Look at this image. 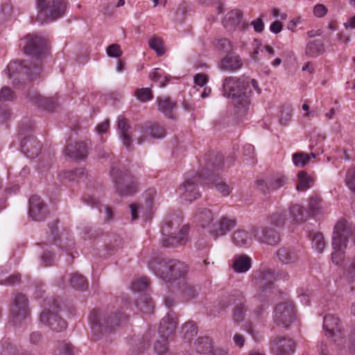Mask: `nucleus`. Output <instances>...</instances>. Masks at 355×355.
Here are the masks:
<instances>
[{
	"mask_svg": "<svg viewBox=\"0 0 355 355\" xmlns=\"http://www.w3.org/2000/svg\"><path fill=\"white\" fill-rule=\"evenodd\" d=\"M29 315L28 300L26 297L22 294L15 295L14 306L12 310V322L14 324L19 323L25 320Z\"/></svg>",
	"mask_w": 355,
	"mask_h": 355,
	"instance_id": "nucleus-18",
	"label": "nucleus"
},
{
	"mask_svg": "<svg viewBox=\"0 0 355 355\" xmlns=\"http://www.w3.org/2000/svg\"><path fill=\"white\" fill-rule=\"evenodd\" d=\"M246 312L245 306L243 303L236 305L233 311V318L236 322H241L243 320Z\"/></svg>",
	"mask_w": 355,
	"mask_h": 355,
	"instance_id": "nucleus-53",
	"label": "nucleus"
},
{
	"mask_svg": "<svg viewBox=\"0 0 355 355\" xmlns=\"http://www.w3.org/2000/svg\"><path fill=\"white\" fill-rule=\"evenodd\" d=\"M277 257L280 262L288 264L293 261L295 256L289 248H281L277 252Z\"/></svg>",
	"mask_w": 355,
	"mask_h": 355,
	"instance_id": "nucleus-45",
	"label": "nucleus"
},
{
	"mask_svg": "<svg viewBox=\"0 0 355 355\" xmlns=\"http://www.w3.org/2000/svg\"><path fill=\"white\" fill-rule=\"evenodd\" d=\"M37 19L40 23L51 21L62 17L66 11L63 0H37Z\"/></svg>",
	"mask_w": 355,
	"mask_h": 355,
	"instance_id": "nucleus-8",
	"label": "nucleus"
},
{
	"mask_svg": "<svg viewBox=\"0 0 355 355\" xmlns=\"http://www.w3.org/2000/svg\"><path fill=\"white\" fill-rule=\"evenodd\" d=\"M58 305L53 302L52 310H44L40 315V320L42 323L49 326L52 330L60 331L67 327V324L58 315Z\"/></svg>",
	"mask_w": 355,
	"mask_h": 355,
	"instance_id": "nucleus-16",
	"label": "nucleus"
},
{
	"mask_svg": "<svg viewBox=\"0 0 355 355\" xmlns=\"http://www.w3.org/2000/svg\"><path fill=\"white\" fill-rule=\"evenodd\" d=\"M150 268L155 275L166 282L180 279L187 272V266L178 260L155 262Z\"/></svg>",
	"mask_w": 355,
	"mask_h": 355,
	"instance_id": "nucleus-7",
	"label": "nucleus"
},
{
	"mask_svg": "<svg viewBox=\"0 0 355 355\" xmlns=\"http://www.w3.org/2000/svg\"><path fill=\"white\" fill-rule=\"evenodd\" d=\"M327 8L322 3H318L313 7V15L318 18L323 17L327 13Z\"/></svg>",
	"mask_w": 355,
	"mask_h": 355,
	"instance_id": "nucleus-62",
	"label": "nucleus"
},
{
	"mask_svg": "<svg viewBox=\"0 0 355 355\" xmlns=\"http://www.w3.org/2000/svg\"><path fill=\"white\" fill-rule=\"evenodd\" d=\"M20 148L21 152L26 157L34 158L39 155L41 150V144L33 135H28L21 138Z\"/></svg>",
	"mask_w": 355,
	"mask_h": 355,
	"instance_id": "nucleus-21",
	"label": "nucleus"
},
{
	"mask_svg": "<svg viewBox=\"0 0 355 355\" xmlns=\"http://www.w3.org/2000/svg\"><path fill=\"white\" fill-rule=\"evenodd\" d=\"M315 154L311 153L307 154L304 152H297L292 155V159L294 165L297 167H302L309 164L311 158H315Z\"/></svg>",
	"mask_w": 355,
	"mask_h": 355,
	"instance_id": "nucleus-35",
	"label": "nucleus"
},
{
	"mask_svg": "<svg viewBox=\"0 0 355 355\" xmlns=\"http://www.w3.org/2000/svg\"><path fill=\"white\" fill-rule=\"evenodd\" d=\"M295 320L296 309L292 301L281 302L274 307L272 321L277 327L288 329Z\"/></svg>",
	"mask_w": 355,
	"mask_h": 355,
	"instance_id": "nucleus-9",
	"label": "nucleus"
},
{
	"mask_svg": "<svg viewBox=\"0 0 355 355\" xmlns=\"http://www.w3.org/2000/svg\"><path fill=\"white\" fill-rule=\"evenodd\" d=\"M295 349L294 340L288 336H277L270 340V350L274 355H291Z\"/></svg>",
	"mask_w": 355,
	"mask_h": 355,
	"instance_id": "nucleus-15",
	"label": "nucleus"
},
{
	"mask_svg": "<svg viewBox=\"0 0 355 355\" xmlns=\"http://www.w3.org/2000/svg\"><path fill=\"white\" fill-rule=\"evenodd\" d=\"M22 42L24 53L31 58H40L46 51L45 39L37 34H28Z\"/></svg>",
	"mask_w": 355,
	"mask_h": 355,
	"instance_id": "nucleus-11",
	"label": "nucleus"
},
{
	"mask_svg": "<svg viewBox=\"0 0 355 355\" xmlns=\"http://www.w3.org/2000/svg\"><path fill=\"white\" fill-rule=\"evenodd\" d=\"M220 230L223 231V236L226 235L236 225V220L233 217L222 216L220 217Z\"/></svg>",
	"mask_w": 355,
	"mask_h": 355,
	"instance_id": "nucleus-48",
	"label": "nucleus"
},
{
	"mask_svg": "<svg viewBox=\"0 0 355 355\" xmlns=\"http://www.w3.org/2000/svg\"><path fill=\"white\" fill-rule=\"evenodd\" d=\"M298 180L297 189L302 191L309 189L313 182V178L308 176L305 171H300L298 173Z\"/></svg>",
	"mask_w": 355,
	"mask_h": 355,
	"instance_id": "nucleus-43",
	"label": "nucleus"
},
{
	"mask_svg": "<svg viewBox=\"0 0 355 355\" xmlns=\"http://www.w3.org/2000/svg\"><path fill=\"white\" fill-rule=\"evenodd\" d=\"M101 189L87 192L83 198L84 202L92 207H98L101 203Z\"/></svg>",
	"mask_w": 355,
	"mask_h": 355,
	"instance_id": "nucleus-40",
	"label": "nucleus"
},
{
	"mask_svg": "<svg viewBox=\"0 0 355 355\" xmlns=\"http://www.w3.org/2000/svg\"><path fill=\"white\" fill-rule=\"evenodd\" d=\"M149 78L151 80L158 82L160 87H164L170 80V76L159 68H155L150 73Z\"/></svg>",
	"mask_w": 355,
	"mask_h": 355,
	"instance_id": "nucleus-33",
	"label": "nucleus"
},
{
	"mask_svg": "<svg viewBox=\"0 0 355 355\" xmlns=\"http://www.w3.org/2000/svg\"><path fill=\"white\" fill-rule=\"evenodd\" d=\"M60 245L59 247L60 250L64 252L67 256L66 261L69 263V261L72 259V249L74 245L73 241L72 239H66V241L64 239V236L62 234L60 237Z\"/></svg>",
	"mask_w": 355,
	"mask_h": 355,
	"instance_id": "nucleus-39",
	"label": "nucleus"
},
{
	"mask_svg": "<svg viewBox=\"0 0 355 355\" xmlns=\"http://www.w3.org/2000/svg\"><path fill=\"white\" fill-rule=\"evenodd\" d=\"M287 211L282 210L272 215L269 218V223L276 227L282 226L286 220Z\"/></svg>",
	"mask_w": 355,
	"mask_h": 355,
	"instance_id": "nucleus-49",
	"label": "nucleus"
},
{
	"mask_svg": "<svg viewBox=\"0 0 355 355\" xmlns=\"http://www.w3.org/2000/svg\"><path fill=\"white\" fill-rule=\"evenodd\" d=\"M69 284L76 290L83 291L87 288L88 283L85 278L77 272L71 275Z\"/></svg>",
	"mask_w": 355,
	"mask_h": 355,
	"instance_id": "nucleus-38",
	"label": "nucleus"
},
{
	"mask_svg": "<svg viewBox=\"0 0 355 355\" xmlns=\"http://www.w3.org/2000/svg\"><path fill=\"white\" fill-rule=\"evenodd\" d=\"M157 101L159 110L166 116L172 118V110L175 107V103L166 96L157 98Z\"/></svg>",
	"mask_w": 355,
	"mask_h": 355,
	"instance_id": "nucleus-32",
	"label": "nucleus"
},
{
	"mask_svg": "<svg viewBox=\"0 0 355 355\" xmlns=\"http://www.w3.org/2000/svg\"><path fill=\"white\" fill-rule=\"evenodd\" d=\"M181 221L180 218L173 216L164 222L162 233L163 234L162 243L164 246L175 247L178 245H183L186 243L189 230V225H183L178 233L175 232Z\"/></svg>",
	"mask_w": 355,
	"mask_h": 355,
	"instance_id": "nucleus-5",
	"label": "nucleus"
},
{
	"mask_svg": "<svg viewBox=\"0 0 355 355\" xmlns=\"http://www.w3.org/2000/svg\"><path fill=\"white\" fill-rule=\"evenodd\" d=\"M177 327V318L174 313H168L162 318L159 323L158 334L162 336H168L172 334Z\"/></svg>",
	"mask_w": 355,
	"mask_h": 355,
	"instance_id": "nucleus-27",
	"label": "nucleus"
},
{
	"mask_svg": "<svg viewBox=\"0 0 355 355\" xmlns=\"http://www.w3.org/2000/svg\"><path fill=\"white\" fill-rule=\"evenodd\" d=\"M153 348L158 354L164 353L167 350V337L158 334L154 342Z\"/></svg>",
	"mask_w": 355,
	"mask_h": 355,
	"instance_id": "nucleus-51",
	"label": "nucleus"
},
{
	"mask_svg": "<svg viewBox=\"0 0 355 355\" xmlns=\"http://www.w3.org/2000/svg\"><path fill=\"white\" fill-rule=\"evenodd\" d=\"M327 205L322 201L320 197L313 196L309 198L308 211L310 215L315 216L324 211Z\"/></svg>",
	"mask_w": 355,
	"mask_h": 355,
	"instance_id": "nucleus-31",
	"label": "nucleus"
},
{
	"mask_svg": "<svg viewBox=\"0 0 355 355\" xmlns=\"http://www.w3.org/2000/svg\"><path fill=\"white\" fill-rule=\"evenodd\" d=\"M111 176L115 184L117 193L121 196L132 195L138 189V182L135 178L123 176L121 172L112 169Z\"/></svg>",
	"mask_w": 355,
	"mask_h": 355,
	"instance_id": "nucleus-13",
	"label": "nucleus"
},
{
	"mask_svg": "<svg viewBox=\"0 0 355 355\" xmlns=\"http://www.w3.org/2000/svg\"><path fill=\"white\" fill-rule=\"evenodd\" d=\"M242 66L243 61L239 55L230 53L221 60L220 69L223 71H236L239 70Z\"/></svg>",
	"mask_w": 355,
	"mask_h": 355,
	"instance_id": "nucleus-29",
	"label": "nucleus"
},
{
	"mask_svg": "<svg viewBox=\"0 0 355 355\" xmlns=\"http://www.w3.org/2000/svg\"><path fill=\"white\" fill-rule=\"evenodd\" d=\"M138 131L139 135L136 137L138 144H141L147 141L149 137L154 139H162L166 135L164 128L154 123H146L141 126Z\"/></svg>",
	"mask_w": 355,
	"mask_h": 355,
	"instance_id": "nucleus-17",
	"label": "nucleus"
},
{
	"mask_svg": "<svg viewBox=\"0 0 355 355\" xmlns=\"http://www.w3.org/2000/svg\"><path fill=\"white\" fill-rule=\"evenodd\" d=\"M29 216L35 221L43 220L46 215V209L41 198L37 196L29 200Z\"/></svg>",
	"mask_w": 355,
	"mask_h": 355,
	"instance_id": "nucleus-24",
	"label": "nucleus"
},
{
	"mask_svg": "<svg viewBox=\"0 0 355 355\" xmlns=\"http://www.w3.org/2000/svg\"><path fill=\"white\" fill-rule=\"evenodd\" d=\"M324 51L323 44L320 41H313L307 44L305 54L309 57H317Z\"/></svg>",
	"mask_w": 355,
	"mask_h": 355,
	"instance_id": "nucleus-36",
	"label": "nucleus"
},
{
	"mask_svg": "<svg viewBox=\"0 0 355 355\" xmlns=\"http://www.w3.org/2000/svg\"><path fill=\"white\" fill-rule=\"evenodd\" d=\"M352 235L349 225L346 220H340L334 227L331 253L332 262L337 266H341L345 260V250L347 247L348 238Z\"/></svg>",
	"mask_w": 355,
	"mask_h": 355,
	"instance_id": "nucleus-6",
	"label": "nucleus"
},
{
	"mask_svg": "<svg viewBox=\"0 0 355 355\" xmlns=\"http://www.w3.org/2000/svg\"><path fill=\"white\" fill-rule=\"evenodd\" d=\"M107 55L111 58H118L122 55L121 46L117 44H112L106 49Z\"/></svg>",
	"mask_w": 355,
	"mask_h": 355,
	"instance_id": "nucleus-56",
	"label": "nucleus"
},
{
	"mask_svg": "<svg viewBox=\"0 0 355 355\" xmlns=\"http://www.w3.org/2000/svg\"><path fill=\"white\" fill-rule=\"evenodd\" d=\"M288 179L282 174H277L270 178L267 182L259 180L257 182V186L264 193L280 189L286 184Z\"/></svg>",
	"mask_w": 355,
	"mask_h": 355,
	"instance_id": "nucleus-22",
	"label": "nucleus"
},
{
	"mask_svg": "<svg viewBox=\"0 0 355 355\" xmlns=\"http://www.w3.org/2000/svg\"><path fill=\"white\" fill-rule=\"evenodd\" d=\"M343 275L348 283H355V256L351 259L349 265L344 269Z\"/></svg>",
	"mask_w": 355,
	"mask_h": 355,
	"instance_id": "nucleus-47",
	"label": "nucleus"
},
{
	"mask_svg": "<svg viewBox=\"0 0 355 355\" xmlns=\"http://www.w3.org/2000/svg\"><path fill=\"white\" fill-rule=\"evenodd\" d=\"M148 45L149 47L154 50L159 56H161L164 53L163 42L160 38L157 37L150 38L148 41Z\"/></svg>",
	"mask_w": 355,
	"mask_h": 355,
	"instance_id": "nucleus-52",
	"label": "nucleus"
},
{
	"mask_svg": "<svg viewBox=\"0 0 355 355\" xmlns=\"http://www.w3.org/2000/svg\"><path fill=\"white\" fill-rule=\"evenodd\" d=\"M32 101L38 106L46 110H51L54 107L55 100L52 97H45L39 94H35L31 97Z\"/></svg>",
	"mask_w": 355,
	"mask_h": 355,
	"instance_id": "nucleus-34",
	"label": "nucleus"
},
{
	"mask_svg": "<svg viewBox=\"0 0 355 355\" xmlns=\"http://www.w3.org/2000/svg\"><path fill=\"white\" fill-rule=\"evenodd\" d=\"M182 293L184 297L187 300L193 299L197 295V292L194 286L189 284L184 286Z\"/></svg>",
	"mask_w": 355,
	"mask_h": 355,
	"instance_id": "nucleus-60",
	"label": "nucleus"
},
{
	"mask_svg": "<svg viewBox=\"0 0 355 355\" xmlns=\"http://www.w3.org/2000/svg\"><path fill=\"white\" fill-rule=\"evenodd\" d=\"M196 218L200 227L214 239L223 236V231L220 230V218H216V214L210 209H200L196 214Z\"/></svg>",
	"mask_w": 355,
	"mask_h": 355,
	"instance_id": "nucleus-10",
	"label": "nucleus"
},
{
	"mask_svg": "<svg viewBox=\"0 0 355 355\" xmlns=\"http://www.w3.org/2000/svg\"><path fill=\"white\" fill-rule=\"evenodd\" d=\"M289 214L295 223H302L305 220L303 207L299 205H294L289 209Z\"/></svg>",
	"mask_w": 355,
	"mask_h": 355,
	"instance_id": "nucleus-41",
	"label": "nucleus"
},
{
	"mask_svg": "<svg viewBox=\"0 0 355 355\" xmlns=\"http://www.w3.org/2000/svg\"><path fill=\"white\" fill-rule=\"evenodd\" d=\"M135 95L141 102L150 101L153 98L151 90L149 88L139 89L135 92Z\"/></svg>",
	"mask_w": 355,
	"mask_h": 355,
	"instance_id": "nucleus-54",
	"label": "nucleus"
},
{
	"mask_svg": "<svg viewBox=\"0 0 355 355\" xmlns=\"http://www.w3.org/2000/svg\"><path fill=\"white\" fill-rule=\"evenodd\" d=\"M244 329L254 340L258 341L261 338L259 331L254 328L251 322H246L244 324Z\"/></svg>",
	"mask_w": 355,
	"mask_h": 355,
	"instance_id": "nucleus-57",
	"label": "nucleus"
},
{
	"mask_svg": "<svg viewBox=\"0 0 355 355\" xmlns=\"http://www.w3.org/2000/svg\"><path fill=\"white\" fill-rule=\"evenodd\" d=\"M276 279L275 272L270 269H265L257 276H254V280L259 288V293L255 297L257 303L253 311L254 318L259 321H264L267 317V309L268 308V295L273 288V282Z\"/></svg>",
	"mask_w": 355,
	"mask_h": 355,
	"instance_id": "nucleus-3",
	"label": "nucleus"
},
{
	"mask_svg": "<svg viewBox=\"0 0 355 355\" xmlns=\"http://www.w3.org/2000/svg\"><path fill=\"white\" fill-rule=\"evenodd\" d=\"M252 266V259L250 257L243 254L236 255L232 259V267L237 273H244Z\"/></svg>",
	"mask_w": 355,
	"mask_h": 355,
	"instance_id": "nucleus-30",
	"label": "nucleus"
},
{
	"mask_svg": "<svg viewBox=\"0 0 355 355\" xmlns=\"http://www.w3.org/2000/svg\"><path fill=\"white\" fill-rule=\"evenodd\" d=\"M203 177H206V174H202L200 176L195 175L185 179L178 189L180 197L189 202L197 199L200 196V193L197 191V182L200 179L203 180ZM202 181L204 182V180Z\"/></svg>",
	"mask_w": 355,
	"mask_h": 355,
	"instance_id": "nucleus-14",
	"label": "nucleus"
},
{
	"mask_svg": "<svg viewBox=\"0 0 355 355\" xmlns=\"http://www.w3.org/2000/svg\"><path fill=\"white\" fill-rule=\"evenodd\" d=\"M291 119V110L287 107L284 108L282 111L281 115L279 116V122L282 125H286Z\"/></svg>",
	"mask_w": 355,
	"mask_h": 355,
	"instance_id": "nucleus-63",
	"label": "nucleus"
},
{
	"mask_svg": "<svg viewBox=\"0 0 355 355\" xmlns=\"http://www.w3.org/2000/svg\"><path fill=\"white\" fill-rule=\"evenodd\" d=\"M184 339L189 340L197 334V327L193 322H186L182 328Z\"/></svg>",
	"mask_w": 355,
	"mask_h": 355,
	"instance_id": "nucleus-50",
	"label": "nucleus"
},
{
	"mask_svg": "<svg viewBox=\"0 0 355 355\" xmlns=\"http://www.w3.org/2000/svg\"><path fill=\"white\" fill-rule=\"evenodd\" d=\"M117 132L120 140L127 150H130L132 147V128L128 121L123 116L117 119Z\"/></svg>",
	"mask_w": 355,
	"mask_h": 355,
	"instance_id": "nucleus-20",
	"label": "nucleus"
},
{
	"mask_svg": "<svg viewBox=\"0 0 355 355\" xmlns=\"http://www.w3.org/2000/svg\"><path fill=\"white\" fill-rule=\"evenodd\" d=\"M345 182L349 189L355 193V168L348 171Z\"/></svg>",
	"mask_w": 355,
	"mask_h": 355,
	"instance_id": "nucleus-58",
	"label": "nucleus"
},
{
	"mask_svg": "<svg viewBox=\"0 0 355 355\" xmlns=\"http://www.w3.org/2000/svg\"><path fill=\"white\" fill-rule=\"evenodd\" d=\"M152 338V332L146 333L141 338V340H139V343L137 344L136 347H138L139 349H144L148 348L150 346V342Z\"/></svg>",
	"mask_w": 355,
	"mask_h": 355,
	"instance_id": "nucleus-61",
	"label": "nucleus"
},
{
	"mask_svg": "<svg viewBox=\"0 0 355 355\" xmlns=\"http://www.w3.org/2000/svg\"><path fill=\"white\" fill-rule=\"evenodd\" d=\"M122 314L112 316L105 311L94 310L89 316V324L94 339L98 340L110 334L119 325Z\"/></svg>",
	"mask_w": 355,
	"mask_h": 355,
	"instance_id": "nucleus-4",
	"label": "nucleus"
},
{
	"mask_svg": "<svg viewBox=\"0 0 355 355\" xmlns=\"http://www.w3.org/2000/svg\"><path fill=\"white\" fill-rule=\"evenodd\" d=\"M15 94L8 87H3L0 91V101H9L13 100Z\"/></svg>",
	"mask_w": 355,
	"mask_h": 355,
	"instance_id": "nucleus-59",
	"label": "nucleus"
},
{
	"mask_svg": "<svg viewBox=\"0 0 355 355\" xmlns=\"http://www.w3.org/2000/svg\"><path fill=\"white\" fill-rule=\"evenodd\" d=\"M195 349L197 352L200 354H207L211 352L213 348L212 342L208 337L199 338L194 343Z\"/></svg>",
	"mask_w": 355,
	"mask_h": 355,
	"instance_id": "nucleus-37",
	"label": "nucleus"
},
{
	"mask_svg": "<svg viewBox=\"0 0 355 355\" xmlns=\"http://www.w3.org/2000/svg\"><path fill=\"white\" fill-rule=\"evenodd\" d=\"M135 304L140 311L146 314L150 313L154 307L151 300L146 295H144L139 300H137Z\"/></svg>",
	"mask_w": 355,
	"mask_h": 355,
	"instance_id": "nucleus-42",
	"label": "nucleus"
},
{
	"mask_svg": "<svg viewBox=\"0 0 355 355\" xmlns=\"http://www.w3.org/2000/svg\"><path fill=\"white\" fill-rule=\"evenodd\" d=\"M256 228L258 230L256 236L260 241L268 245H275L279 243V236L272 228L267 226L256 227Z\"/></svg>",
	"mask_w": 355,
	"mask_h": 355,
	"instance_id": "nucleus-25",
	"label": "nucleus"
},
{
	"mask_svg": "<svg viewBox=\"0 0 355 355\" xmlns=\"http://www.w3.org/2000/svg\"><path fill=\"white\" fill-rule=\"evenodd\" d=\"M150 284L149 279L146 277L136 279L132 282L130 288L133 292H142L146 290Z\"/></svg>",
	"mask_w": 355,
	"mask_h": 355,
	"instance_id": "nucleus-46",
	"label": "nucleus"
},
{
	"mask_svg": "<svg viewBox=\"0 0 355 355\" xmlns=\"http://www.w3.org/2000/svg\"><path fill=\"white\" fill-rule=\"evenodd\" d=\"M55 259V255L53 254L51 249H46L44 250L41 257L42 263L44 266H48L53 264Z\"/></svg>",
	"mask_w": 355,
	"mask_h": 355,
	"instance_id": "nucleus-55",
	"label": "nucleus"
},
{
	"mask_svg": "<svg viewBox=\"0 0 355 355\" xmlns=\"http://www.w3.org/2000/svg\"><path fill=\"white\" fill-rule=\"evenodd\" d=\"M312 248L318 253H322L326 247L323 235L320 232L314 233L311 238Z\"/></svg>",
	"mask_w": 355,
	"mask_h": 355,
	"instance_id": "nucleus-44",
	"label": "nucleus"
},
{
	"mask_svg": "<svg viewBox=\"0 0 355 355\" xmlns=\"http://www.w3.org/2000/svg\"><path fill=\"white\" fill-rule=\"evenodd\" d=\"M41 69L37 67H28L23 62L12 61L9 63L6 69V73L9 78L13 79V84L19 78L23 79L24 76L33 79L34 76L39 75Z\"/></svg>",
	"mask_w": 355,
	"mask_h": 355,
	"instance_id": "nucleus-12",
	"label": "nucleus"
},
{
	"mask_svg": "<svg viewBox=\"0 0 355 355\" xmlns=\"http://www.w3.org/2000/svg\"><path fill=\"white\" fill-rule=\"evenodd\" d=\"M65 154L75 159H83L87 156L88 151L86 144L79 141L68 144L65 149Z\"/></svg>",
	"mask_w": 355,
	"mask_h": 355,
	"instance_id": "nucleus-28",
	"label": "nucleus"
},
{
	"mask_svg": "<svg viewBox=\"0 0 355 355\" xmlns=\"http://www.w3.org/2000/svg\"><path fill=\"white\" fill-rule=\"evenodd\" d=\"M257 94L261 90L254 79L248 80L243 78L227 77L223 83V95L232 100L234 112L239 116H243L249 110L251 103L252 89Z\"/></svg>",
	"mask_w": 355,
	"mask_h": 355,
	"instance_id": "nucleus-1",
	"label": "nucleus"
},
{
	"mask_svg": "<svg viewBox=\"0 0 355 355\" xmlns=\"http://www.w3.org/2000/svg\"><path fill=\"white\" fill-rule=\"evenodd\" d=\"M59 175L62 180L73 181L77 178V172L76 171H64L60 172Z\"/></svg>",
	"mask_w": 355,
	"mask_h": 355,
	"instance_id": "nucleus-64",
	"label": "nucleus"
},
{
	"mask_svg": "<svg viewBox=\"0 0 355 355\" xmlns=\"http://www.w3.org/2000/svg\"><path fill=\"white\" fill-rule=\"evenodd\" d=\"M257 231L256 227H252L248 230H238L232 235V242L239 247L248 246L252 243L253 238H257Z\"/></svg>",
	"mask_w": 355,
	"mask_h": 355,
	"instance_id": "nucleus-23",
	"label": "nucleus"
},
{
	"mask_svg": "<svg viewBox=\"0 0 355 355\" xmlns=\"http://www.w3.org/2000/svg\"><path fill=\"white\" fill-rule=\"evenodd\" d=\"M203 180L205 184H209V183H211L214 184L217 191L224 196L230 195L232 191V188L225 182L221 180L218 177V174H216L214 171H209L206 174V177H203Z\"/></svg>",
	"mask_w": 355,
	"mask_h": 355,
	"instance_id": "nucleus-26",
	"label": "nucleus"
},
{
	"mask_svg": "<svg viewBox=\"0 0 355 355\" xmlns=\"http://www.w3.org/2000/svg\"><path fill=\"white\" fill-rule=\"evenodd\" d=\"M322 328L324 336L332 340L333 345L329 347L324 342H321L319 355H333L334 351H336L339 354H345L348 352L351 355H355V331L347 349L343 324L337 316L331 313L327 314L323 319Z\"/></svg>",
	"mask_w": 355,
	"mask_h": 355,
	"instance_id": "nucleus-2",
	"label": "nucleus"
},
{
	"mask_svg": "<svg viewBox=\"0 0 355 355\" xmlns=\"http://www.w3.org/2000/svg\"><path fill=\"white\" fill-rule=\"evenodd\" d=\"M243 13L241 10L235 9L230 11L225 16L223 24L229 31H245L248 28V23L243 21Z\"/></svg>",
	"mask_w": 355,
	"mask_h": 355,
	"instance_id": "nucleus-19",
	"label": "nucleus"
}]
</instances>
